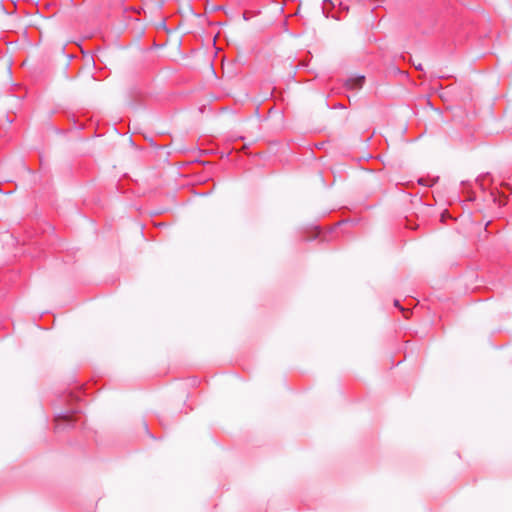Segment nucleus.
I'll return each mask as SVG.
<instances>
[{"mask_svg": "<svg viewBox=\"0 0 512 512\" xmlns=\"http://www.w3.org/2000/svg\"><path fill=\"white\" fill-rule=\"evenodd\" d=\"M15 117L6 108H0V126H8L13 123Z\"/></svg>", "mask_w": 512, "mask_h": 512, "instance_id": "f257e3e1", "label": "nucleus"}, {"mask_svg": "<svg viewBox=\"0 0 512 512\" xmlns=\"http://www.w3.org/2000/svg\"><path fill=\"white\" fill-rule=\"evenodd\" d=\"M138 131L142 132L141 134L143 135L144 138L151 139V136L147 135L144 130H138Z\"/></svg>", "mask_w": 512, "mask_h": 512, "instance_id": "7ed1b4c3", "label": "nucleus"}, {"mask_svg": "<svg viewBox=\"0 0 512 512\" xmlns=\"http://www.w3.org/2000/svg\"><path fill=\"white\" fill-rule=\"evenodd\" d=\"M417 68L418 69H422L421 65L420 64H417Z\"/></svg>", "mask_w": 512, "mask_h": 512, "instance_id": "20e7f679", "label": "nucleus"}, {"mask_svg": "<svg viewBox=\"0 0 512 512\" xmlns=\"http://www.w3.org/2000/svg\"><path fill=\"white\" fill-rule=\"evenodd\" d=\"M364 77H357L353 79H349L346 85L350 88L357 89L360 88L363 84Z\"/></svg>", "mask_w": 512, "mask_h": 512, "instance_id": "f03ea898", "label": "nucleus"}]
</instances>
